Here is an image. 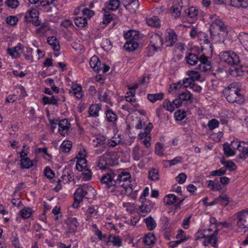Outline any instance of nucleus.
<instances>
[{
  "mask_svg": "<svg viewBox=\"0 0 248 248\" xmlns=\"http://www.w3.org/2000/svg\"><path fill=\"white\" fill-rule=\"evenodd\" d=\"M242 88V84L239 82H233L223 91L227 100L231 103H236L241 105L245 102L244 96L239 93Z\"/></svg>",
  "mask_w": 248,
  "mask_h": 248,
  "instance_id": "nucleus-1",
  "label": "nucleus"
},
{
  "mask_svg": "<svg viewBox=\"0 0 248 248\" xmlns=\"http://www.w3.org/2000/svg\"><path fill=\"white\" fill-rule=\"evenodd\" d=\"M185 60L190 65H196L198 63L197 69L203 72L209 71L212 68L211 62L203 54L198 57L195 54L189 52L186 54Z\"/></svg>",
  "mask_w": 248,
  "mask_h": 248,
  "instance_id": "nucleus-2",
  "label": "nucleus"
},
{
  "mask_svg": "<svg viewBox=\"0 0 248 248\" xmlns=\"http://www.w3.org/2000/svg\"><path fill=\"white\" fill-rule=\"evenodd\" d=\"M116 170H109L103 174L100 179L102 184L105 186L108 192L118 196V181L116 180Z\"/></svg>",
  "mask_w": 248,
  "mask_h": 248,
  "instance_id": "nucleus-3",
  "label": "nucleus"
},
{
  "mask_svg": "<svg viewBox=\"0 0 248 248\" xmlns=\"http://www.w3.org/2000/svg\"><path fill=\"white\" fill-rule=\"evenodd\" d=\"M212 20L210 25V31L211 39L215 43L220 41L218 31L225 32L226 31V26L224 22L219 18H217L215 15L210 16Z\"/></svg>",
  "mask_w": 248,
  "mask_h": 248,
  "instance_id": "nucleus-4",
  "label": "nucleus"
},
{
  "mask_svg": "<svg viewBox=\"0 0 248 248\" xmlns=\"http://www.w3.org/2000/svg\"><path fill=\"white\" fill-rule=\"evenodd\" d=\"M94 188L92 186H83L77 189L74 193V202L73 204V207L75 208H78L79 207V203L82 201L89 192L94 191Z\"/></svg>",
  "mask_w": 248,
  "mask_h": 248,
  "instance_id": "nucleus-5",
  "label": "nucleus"
},
{
  "mask_svg": "<svg viewBox=\"0 0 248 248\" xmlns=\"http://www.w3.org/2000/svg\"><path fill=\"white\" fill-rule=\"evenodd\" d=\"M236 217V230L242 232L244 229H248V210H242L235 215Z\"/></svg>",
  "mask_w": 248,
  "mask_h": 248,
  "instance_id": "nucleus-6",
  "label": "nucleus"
},
{
  "mask_svg": "<svg viewBox=\"0 0 248 248\" xmlns=\"http://www.w3.org/2000/svg\"><path fill=\"white\" fill-rule=\"evenodd\" d=\"M219 57L221 61L231 65H237L240 62L239 56L232 50L221 52Z\"/></svg>",
  "mask_w": 248,
  "mask_h": 248,
  "instance_id": "nucleus-7",
  "label": "nucleus"
},
{
  "mask_svg": "<svg viewBox=\"0 0 248 248\" xmlns=\"http://www.w3.org/2000/svg\"><path fill=\"white\" fill-rule=\"evenodd\" d=\"M116 180L118 181V188L120 186H129L130 185L131 174L129 172L122 171L118 173L116 170Z\"/></svg>",
  "mask_w": 248,
  "mask_h": 248,
  "instance_id": "nucleus-8",
  "label": "nucleus"
},
{
  "mask_svg": "<svg viewBox=\"0 0 248 248\" xmlns=\"http://www.w3.org/2000/svg\"><path fill=\"white\" fill-rule=\"evenodd\" d=\"M200 238H204L202 244L205 246L211 244L213 247H217V238L215 235H205L202 232H198L196 234L195 239L197 240Z\"/></svg>",
  "mask_w": 248,
  "mask_h": 248,
  "instance_id": "nucleus-9",
  "label": "nucleus"
},
{
  "mask_svg": "<svg viewBox=\"0 0 248 248\" xmlns=\"http://www.w3.org/2000/svg\"><path fill=\"white\" fill-rule=\"evenodd\" d=\"M58 126L59 133L61 135L64 136L69 131L70 124L68 119H63L58 121Z\"/></svg>",
  "mask_w": 248,
  "mask_h": 248,
  "instance_id": "nucleus-10",
  "label": "nucleus"
},
{
  "mask_svg": "<svg viewBox=\"0 0 248 248\" xmlns=\"http://www.w3.org/2000/svg\"><path fill=\"white\" fill-rule=\"evenodd\" d=\"M177 40V35L175 32L171 29H168L166 31V42L168 46H173Z\"/></svg>",
  "mask_w": 248,
  "mask_h": 248,
  "instance_id": "nucleus-11",
  "label": "nucleus"
},
{
  "mask_svg": "<svg viewBox=\"0 0 248 248\" xmlns=\"http://www.w3.org/2000/svg\"><path fill=\"white\" fill-rule=\"evenodd\" d=\"M189 0H179L178 1V5L173 6V13L175 14V17H178L181 15V12L183 7L188 6Z\"/></svg>",
  "mask_w": 248,
  "mask_h": 248,
  "instance_id": "nucleus-12",
  "label": "nucleus"
},
{
  "mask_svg": "<svg viewBox=\"0 0 248 248\" xmlns=\"http://www.w3.org/2000/svg\"><path fill=\"white\" fill-rule=\"evenodd\" d=\"M23 46L21 44L13 48H8L7 49V53L13 58L19 57L22 52Z\"/></svg>",
  "mask_w": 248,
  "mask_h": 248,
  "instance_id": "nucleus-13",
  "label": "nucleus"
},
{
  "mask_svg": "<svg viewBox=\"0 0 248 248\" xmlns=\"http://www.w3.org/2000/svg\"><path fill=\"white\" fill-rule=\"evenodd\" d=\"M184 199L177 198L174 194H169L164 198V202L168 205H179L184 201Z\"/></svg>",
  "mask_w": 248,
  "mask_h": 248,
  "instance_id": "nucleus-14",
  "label": "nucleus"
},
{
  "mask_svg": "<svg viewBox=\"0 0 248 248\" xmlns=\"http://www.w3.org/2000/svg\"><path fill=\"white\" fill-rule=\"evenodd\" d=\"M140 6L138 0H125L124 6L131 13H134Z\"/></svg>",
  "mask_w": 248,
  "mask_h": 248,
  "instance_id": "nucleus-15",
  "label": "nucleus"
},
{
  "mask_svg": "<svg viewBox=\"0 0 248 248\" xmlns=\"http://www.w3.org/2000/svg\"><path fill=\"white\" fill-rule=\"evenodd\" d=\"M189 33L192 38L199 40L200 43L207 36V35L205 32L199 31L196 28H192Z\"/></svg>",
  "mask_w": 248,
  "mask_h": 248,
  "instance_id": "nucleus-16",
  "label": "nucleus"
},
{
  "mask_svg": "<svg viewBox=\"0 0 248 248\" xmlns=\"http://www.w3.org/2000/svg\"><path fill=\"white\" fill-rule=\"evenodd\" d=\"M92 144L93 146L96 147L107 148L106 138L103 135H98L93 140Z\"/></svg>",
  "mask_w": 248,
  "mask_h": 248,
  "instance_id": "nucleus-17",
  "label": "nucleus"
},
{
  "mask_svg": "<svg viewBox=\"0 0 248 248\" xmlns=\"http://www.w3.org/2000/svg\"><path fill=\"white\" fill-rule=\"evenodd\" d=\"M109 155V153L108 152H106L103 155L99 157L97 160L96 166V170H106L108 162L106 160L105 158L106 156L108 155Z\"/></svg>",
  "mask_w": 248,
  "mask_h": 248,
  "instance_id": "nucleus-18",
  "label": "nucleus"
},
{
  "mask_svg": "<svg viewBox=\"0 0 248 248\" xmlns=\"http://www.w3.org/2000/svg\"><path fill=\"white\" fill-rule=\"evenodd\" d=\"M150 44L153 46L156 49L161 50V47L163 45V40L160 36L158 34H154L151 38Z\"/></svg>",
  "mask_w": 248,
  "mask_h": 248,
  "instance_id": "nucleus-19",
  "label": "nucleus"
},
{
  "mask_svg": "<svg viewBox=\"0 0 248 248\" xmlns=\"http://www.w3.org/2000/svg\"><path fill=\"white\" fill-rule=\"evenodd\" d=\"M126 41H136L139 37V32L135 30H129L124 34Z\"/></svg>",
  "mask_w": 248,
  "mask_h": 248,
  "instance_id": "nucleus-20",
  "label": "nucleus"
},
{
  "mask_svg": "<svg viewBox=\"0 0 248 248\" xmlns=\"http://www.w3.org/2000/svg\"><path fill=\"white\" fill-rule=\"evenodd\" d=\"M91 67L95 71L98 72L101 69V63L98 57L96 56H93L90 61Z\"/></svg>",
  "mask_w": 248,
  "mask_h": 248,
  "instance_id": "nucleus-21",
  "label": "nucleus"
},
{
  "mask_svg": "<svg viewBox=\"0 0 248 248\" xmlns=\"http://www.w3.org/2000/svg\"><path fill=\"white\" fill-rule=\"evenodd\" d=\"M73 176H72L71 170H64L63 174L58 180V183H62L63 184H66L69 183L71 181V179L72 178Z\"/></svg>",
  "mask_w": 248,
  "mask_h": 248,
  "instance_id": "nucleus-22",
  "label": "nucleus"
},
{
  "mask_svg": "<svg viewBox=\"0 0 248 248\" xmlns=\"http://www.w3.org/2000/svg\"><path fill=\"white\" fill-rule=\"evenodd\" d=\"M34 211L30 207H24L19 211V215L22 218H30L33 213Z\"/></svg>",
  "mask_w": 248,
  "mask_h": 248,
  "instance_id": "nucleus-23",
  "label": "nucleus"
},
{
  "mask_svg": "<svg viewBox=\"0 0 248 248\" xmlns=\"http://www.w3.org/2000/svg\"><path fill=\"white\" fill-rule=\"evenodd\" d=\"M21 167L23 169H30L33 167L36 161L31 160L29 157H26L24 158H21Z\"/></svg>",
  "mask_w": 248,
  "mask_h": 248,
  "instance_id": "nucleus-24",
  "label": "nucleus"
},
{
  "mask_svg": "<svg viewBox=\"0 0 248 248\" xmlns=\"http://www.w3.org/2000/svg\"><path fill=\"white\" fill-rule=\"evenodd\" d=\"M101 109L100 106L98 104L92 105L89 109L90 117H96L99 116V111Z\"/></svg>",
  "mask_w": 248,
  "mask_h": 248,
  "instance_id": "nucleus-25",
  "label": "nucleus"
},
{
  "mask_svg": "<svg viewBox=\"0 0 248 248\" xmlns=\"http://www.w3.org/2000/svg\"><path fill=\"white\" fill-rule=\"evenodd\" d=\"M139 46V43L137 41H126L124 47L126 51H134Z\"/></svg>",
  "mask_w": 248,
  "mask_h": 248,
  "instance_id": "nucleus-26",
  "label": "nucleus"
},
{
  "mask_svg": "<svg viewBox=\"0 0 248 248\" xmlns=\"http://www.w3.org/2000/svg\"><path fill=\"white\" fill-rule=\"evenodd\" d=\"M59 100L57 96H52L49 97L46 96H43L42 98L43 103L44 105L51 104L57 105L58 101Z\"/></svg>",
  "mask_w": 248,
  "mask_h": 248,
  "instance_id": "nucleus-27",
  "label": "nucleus"
},
{
  "mask_svg": "<svg viewBox=\"0 0 248 248\" xmlns=\"http://www.w3.org/2000/svg\"><path fill=\"white\" fill-rule=\"evenodd\" d=\"M206 184L212 191H218L221 189L220 185L217 180L206 181Z\"/></svg>",
  "mask_w": 248,
  "mask_h": 248,
  "instance_id": "nucleus-28",
  "label": "nucleus"
},
{
  "mask_svg": "<svg viewBox=\"0 0 248 248\" xmlns=\"http://www.w3.org/2000/svg\"><path fill=\"white\" fill-rule=\"evenodd\" d=\"M48 44L51 46L55 51H58L60 49L59 42L55 36H49L47 40Z\"/></svg>",
  "mask_w": 248,
  "mask_h": 248,
  "instance_id": "nucleus-29",
  "label": "nucleus"
},
{
  "mask_svg": "<svg viewBox=\"0 0 248 248\" xmlns=\"http://www.w3.org/2000/svg\"><path fill=\"white\" fill-rule=\"evenodd\" d=\"M75 24L79 28H83L87 24V19L84 16H77L74 19Z\"/></svg>",
  "mask_w": 248,
  "mask_h": 248,
  "instance_id": "nucleus-30",
  "label": "nucleus"
},
{
  "mask_svg": "<svg viewBox=\"0 0 248 248\" xmlns=\"http://www.w3.org/2000/svg\"><path fill=\"white\" fill-rule=\"evenodd\" d=\"M193 83L194 81H193L192 78H186L183 80L182 84H181L179 82H178L177 84H174V88L175 90L178 89L179 88V85H180V87L183 85L185 88H191V86Z\"/></svg>",
  "mask_w": 248,
  "mask_h": 248,
  "instance_id": "nucleus-31",
  "label": "nucleus"
},
{
  "mask_svg": "<svg viewBox=\"0 0 248 248\" xmlns=\"http://www.w3.org/2000/svg\"><path fill=\"white\" fill-rule=\"evenodd\" d=\"M106 118L109 122H115L117 119V115L110 108H108L106 111Z\"/></svg>",
  "mask_w": 248,
  "mask_h": 248,
  "instance_id": "nucleus-32",
  "label": "nucleus"
},
{
  "mask_svg": "<svg viewBox=\"0 0 248 248\" xmlns=\"http://www.w3.org/2000/svg\"><path fill=\"white\" fill-rule=\"evenodd\" d=\"M98 213V211L93 206L89 207L85 213V220H90L92 217H95Z\"/></svg>",
  "mask_w": 248,
  "mask_h": 248,
  "instance_id": "nucleus-33",
  "label": "nucleus"
},
{
  "mask_svg": "<svg viewBox=\"0 0 248 248\" xmlns=\"http://www.w3.org/2000/svg\"><path fill=\"white\" fill-rule=\"evenodd\" d=\"M184 11L186 16L190 18H194L198 15V10L195 7H191L187 9H184Z\"/></svg>",
  "mask_w": 248,
  "mask_h": 248,
  "instance_id": "nucleus-34",
  "label": "nucleus"
},
{
  "mask_svg": "<svg viewBox=\"0 0 248 248\" xmlns=\"http://www.w3.org/2000/svg\"><path fill=\"white\" fill-rule=\"evenodd\" d=\"M223 147L224 154L226 156H232L235 155V151L231 148V145L229 143L225 142L223 144Z\"/></svg>",
  "mask_w": 248,
  "mask_h": 248,
  "instance_id": "nucleus-35",
  "label": "nucleus"
},
{
  "mask_svg": "<svg viewBox=\"0 0 248 248\" xmlns=\"http://www.w3.org/2000/svg\"><path fill=\"white\" fill-rule=\"evenodd\" d=\"M144 220L146 227L149 230H153L156 227V223L152 217H148Z\"/></svg>",
  "mask_w": 248,
  "mask_h": 248,
  "instance_id": "nucleus-36",
  "label": "nucleus"
},
{
  "mask_svg": "<svg viewBox=\"0 0 248 248\" xmlns=\"http://www.w3.org/2000/svg\"><path fill=\"white\" fill-rule=\"evenodd\" d=\"M125 99L127 102H129L135 108H137L138 105L136 103V98L135 93L132 92L127 93V95L125 96Z\"/></svg>",
  "mask_w": 248,
  "mask_h": 248,
  "instance_id": "nucleus-37",
  "label": "nucleus"
},
{
  "mask_svg": "<svg viewBox=\"0 0 248 248\" xmlns=\"http://www.w3.org/2000/svg\"><path fill=\"white\" fill-rule=\"evenodd\" d=\"M38 14V12L35 9L28 10L24 16L25 21H31V19L34 17H37Z\"/></svg>",
  "mask_w": 248,
  "mask_h": 248,
  "instance_id": "nucleus-38",
  "label": "nucleus"
},
{
  "mask_svg": "<svg viewBox=\"0 0 248 248\" xmlns=\"http://www.w3.org/2000/svg\"><path fill=\"white\" fill-rule=\"evenodd\" d=\"M164 94L159 93L155 94H148L147 95V99L152 103H154L158 100H161L163 98Z\"/></svg>",
  "mask_w": 248,
  "mask_h": 248,
  "instance_id": "nucleus-39",
  "label": "nucleus"
},
{
  "mask_svg": "<svg viewBox=\"0 0 248 248\" xmlns=\"http://www.w3.org/2000/svg\"><path fill=\"white\" fill-rule=\"evenodd\" d=\"M155 235L150 232L145 235L143 242L146 245H151L155 243Z\"/></svg>",
  "mask_w": 248,
  "mask_h": 248,
  "instance_id": "nucleus-40",
  "label": "nucleus"
},
{
  "mask_svg": "<svg viewBox=\"0 0 248 248\" xmlns=\"http://www.w3.org/2000/svg\"><path fill=\"white\" fill-rule=\"evenodd\" d=\"M72 143L70 140H64L60 146V150L62 152L68 153L72 147Z\"/></svg>",
  "mask_w": 248,
  "mask_h": 248,
  "instance_id": "nucleus-41",
  "label": "nucleus"
},
{
  "mask_svg": "<svg viewBox=\"0 0 248 248\" xmlns=\"http://www.w3.org/2000/svg\"><path fill=\"white\" fill-rule=\"evenodd\" d=\"M73 94L78 99H80L82 96L81 93L82 87L80 85H74L72 86Z\"/></svg>",
  "mask_w": 248,
  "mask_h": 248,
  "instance_id": "nucleus-42",
  "label": "nucleus"
},
{
  "mask_svg": "<svg viewBox=\"0 0 248 248\" xmlns=\"http://www.w3.org/2000/svg\"><path fill=\"white\" fill-rule=\"evenodd\" d=\"M10 240L15 248H22L20 244L17 234L16 232H12Z\"/></svg>",
  "mask_w": 248,
  "mask_h": 248,
  "instance_id": "nucleus-43",
  "label": "nucleus"
},
{
  "mask_svg": "<svg viewBox=\"0 0 248 248\" xmlns=\"http://www.w3.org/2000/svg\"><path fill=\"white\" fill-rule=\"evenodd\" d=\"M132 191V188L129 186H120L118 188V195H129Z\"/></svg>",
  "mask_w": 248,
  "mask_h": 248,
  "instance_id": "nucleus-44",
  "label": "nucleus"
},
{
  "mask_svg": "<svg viewBox=\"0 0 248 248\" xmlns=\"http://www.w3.org/2000/svg\"><path fill=\"white\" fill-rule=\"evenodd\" d=\"M147 24L150 26L159 27L160 26V21L159 19L156 16L148 18L146 19Z\"/></svg>",
  "mask_w": 248,
  "mask_h": 248,
  "instance_id": "nucleus-45",
  "label": "nucleus"
},
{
  "mask_svg": "<svg viewBox=\"0 0 248 248\" xmlns=\"http://www.w3.org/2000/svg\"><path fill=\"white\" fill-rule=\"evenodd\" d=\"M182 162V158L181 156H177L173 159L170 160H164L163 163L164 165H169L170 167L175 165Z\"/></svg>",
  "mask_w": 248,
  "mask_h": 248,
  "instance_id": "nucleus-46",
  "label": "nucleus"
},
{
  "mask_svg": "<svg viewBox=\"0 0 248 248\" xmlns=\"http://www.w3.org/2000/svg\"><path fill=\"white\" fill-rule=\"evenodd\" d=\"M238 39L241 44L245 47L248 44V33L241 32L239 34Z\"/></svg>",
  "mask_w": 248,
  "mask_h": 248,
  "instance_id": "nucleus-47",
  "label": "nucleus"
},
{
  "mask_svg": "<svg viewBox=\"0 0 248 248\" xmlns=\"http://www.w3.org/2000/svg\"><path fill=\"white\" fill-rule=\"evenodd\" d=\"M158 170L155 169H151L148 172L149 179L152 181H156L159 179Z\"/></svg>",
  "mask_w": 248,
  "mask_h": 248,
  "instance_id": "nucleus-48",
  "label": "nucleus"
},
{
  "mask_svg": "<svg viewBox=\"0 0 248 248\" xmlns=\"http://www.w3.org/2000/svg\"><path fill=\"white\" fill-rule=\"evenodd\" d=\"M108 241L112 242L114 246L117 247H120L122 243V240L120 237L112 235H109Z\"/></svg>",
  "mask_w": 248,
  "mask_h": 248,
  "instance_id": "nucleus-49",
  "label": "nucleus"
},
{
  "mask_svg": "<svg viewBox=\"0 0 248 248\" xmlns=\"http://www.w3.org/2000/svg\"><path fill=\"white\" fill-rule=\"evenodd\" d=\"M67 224L70 226L71 229L74 231L79 225L76 217H70L67 220Z\"/></svg>",
  "mask_w": 248,
  "mask_h": 248,
  "instance_id": "nucleus-50",
  "label": "nucleus"
},
{
  "mask_svg": "<svg viewBox=\"0 0 248 248\" xmlns=\"http://www.w3.org/2000/svg\"><path fill=\"white\" fill-rule=\"evenodd\" d=\"M163 106L164 108L170 112L173 111L175 109L173 103L170 102V101L168 99L164 100L163 103Z\"/></svg>",
  "mask_w": 248,
  "mask_h": 248,
  "instance_id": "nucleus-51",
  "label": "nucleus"
},
{
  "mask_svg": "<svg viewBox=\"0 0 248 248\" xmlns=\"http://www.w3.org/2000/svg\"><path fill=\"white\" fill-rule=\"evenodd\" d=\"M32 52L33 49L31 48L28 47L27 48L26 52L23 54L25 59L30 62H33V58L32 54Z\"/></svg>",
  "mask_w": 248,
  "mask_h": 248,
  "instance_id": "nucleus-52",
  "label": "nucleus"
},
{
  "mask_svg": "<svg viewBox=\"0 0 248 248\" xmlns=\"http://www.w3.org/2000/svg\"><path fill=\"white\" fill-rule=\"evenodd\" d=\"M159 51L160 50L158 49H156L155 47L150 44L146 48L145 53L148 57H151L152 56L155 52Z\"/></svg>",
  "mask_w": 248,
  "mask_h": 248,
  "instance_id": "nucleus-53",
  "label": "nucleus"
},
{
  "mask_svg": "<svg viewBox=\"0 0 248 248\" xmlns=\"http://www.w3.org/2000/svg\"><path fill=\"white\" fill-rule=\"evenodd\" d=\"M221 163L230 171L234 170L236 169V165L232 161L227 162L221 161Z\"/></svg>",
  "mask_w": 248,
  "mask_h": 248,
  "instance_id": "nucleus-54",
  "label": "nucleus"
},
{
  "mask_svg": "<svg viewBox=\"0 0 248 248\" xmlns=\"http://www.w3.org/2000/svg\"><path fill=\"white\" fill-rule=\"evenodd\" d=\"M120 4L119 0H110L108 9L114 11L117 9Z\"/></svg>",
  "mask_w": 248,
  "mask_h": 248,
  "instance_id": "nucleus-55",
  "label": "nucleus"
},
{
  "mask_svg": "<svg viewBox=\"0 0 248 248\" xmlns=\"http://www.w3.org/2000/svg\"><path fill=\"white\" fill-rule=\"evenodd\" d=\"M99 99L101 102H105L110 105H112V103L110 100V99L108 97V93L105 92L102 94H100L99 96Z\"/></svg>",
  "mask_w": 248,
  "mask_h": 248,
  "instance_id": "nucleus-56",
  "label": "nucleus"
},
{
  "mask_svg": "<svg viewBox=\"0 0 248 248\" xmlns=\"http://www.w3.org/2000/svg\"><path fill=\"white\" fill-rule=\"evenodd\" d=\"M217 200L218 203L224 206L227 205L229 202V198L226 195L219 196L217 198Z\"/></svg>",
  "mask_w": 248,
  "mask_h": 248,
  "instance_id": "nucleus-57",
  "label": "nucleus"
},
{
  "mask_svg": "<svg viewBox=\"0 0 248 248\" xmlns=\"http://www.w3.org/2000/svg\"><path fill=\"white\" fill-rule=\"evenodd\" d=\"M143 201L144 200H140L141 203L139 207V211L141 213H147L150 212V207Z\"/></svg>",
  "mask_w": 248,
  "mask_h": 248,
  "instance_id": "nucleus-58",
  "label": "nucleus"
},
{
  "mask_svg": "<svg viewBox=\"0 0 248 248\" xmlns=\"http://www.w3.org/2000/svg\"><path fill=\"white\" fill-rule=\"evenodd\" d=\"M178 96L180 99L183 102L190 100L192 97V94L189 92L186 91V92L181 93Z\"/></svg>",
  "mask_w": 248,
  "mask_h": 248,
  "instance_id": "nucleus-59",
  "label": "nucleus"
},
{
  "mask_svg": "<svg viewBox=\"0 0 248 248\" xmlns=\"http://www.w3.org/2000/svg\"><path fill=\"white\" fill-rule=\"evenodd\" d=\"M219 124V123L217 119H212L208 122L207 126L210 130H213L214 129L218 127Z\"/></svg>",
  "mask_w": 248,
  "mask_h": 248,
  "instance_id": "nucleus-60",
  "label": "nucleus"
},
{
  "mask_svg": "<svg viewBox=\"0 0 248 248\" xmlns=\"http://www.w3.org/2000/svg\"><path fill=\"white\" fill-rule=\"evenodd\" d=\"M174 117L176 121H181L186 117V112L181 109L178 110L175 112Z\"/></svg>",
  "mask_w": 248,
  "mask_h": 248,
  "instance_id": "nucleus-61",
  "label": "nucleus"
},
{
  "mask_svg": "<svg viewBox=\"0 0 248 248\" xmlns=\"http://www.w3.org/2000/svg\"><path fill=\"white\" fill-rule=\"evenodd\" d=\"M164 151L163 144L159 142L156 143L155 147V152L156 154L160 156L163 155H164Z\"/></svg>",
  "mask_w": 248,
  "mask_h": 248,
  "instance_id": "nucleus-62",
  "label": "nucleus"
},
{
  "mask_svg": "<svg viewBox=\"0 0 248 248\" xmlns=\"http://www.w3.org/2000/svg\"><path fill=\"white\" fill-rule=\"evenodd\" d=\"M239 151L241 152L239 155L240 158L246 159L248 157V146L245 147L242 145L241 149L239 150Z\"/></svg>",
  "mask_w": 248,
  "mask_h": 248,
  "instance_id": "nucleus-63",
  "label": "nucleus"
},
{
  "mask_svg": "<svg viewBox=\"0 0 248 248\" xmlns=\"http://www.w3.org/2000/svg\"><path fill=\"white\" fill-rule=\"evenodd\" d=\"M244 141H240L236 139L231 142V145L232 148L234 149H237L238 150L241 149L242 147V144H245Z\"/></svg>",
  "mask_w": 248,
  "mask_h": 248,
  "instance_id": "nucleus-64",
  "label": "nucleus"
}]
</instances>
